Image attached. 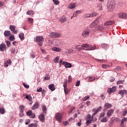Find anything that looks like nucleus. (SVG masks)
<instances>
[{"instance_id": "obj_33", "label": "nucleus", "mask_w": 127, "mask_h": 127, "mask_svg": "<svg viewBox=\"0 0 127 127\" xmlns=\"http://www.w3.org/2000/svg\"><path fill=\"white\" fill-rule=\"evenodd\" d=\"M97 7L99 10H102V9H103V6L102 5V4H98L97 6Z\"/></svg>"}, {"instance_id": "obj_60", "label": "nucleus", "mask_w": 127, "mask_h": 127, "mask_svg": "<svg viewBox=\"0 0 127 127\" xmlns=\"http://www.w3.org/2000/svg\"><path fill=\"white\" fill-rule=\"evenodd\" d=\"M11 53H12L13 54L15 53V48H12L11 49Z\"/></svg>"}, {"instance_id": "obj_39", "label": "nucleus", "mask_w": 127, "mask_h": 127, "mask_svg": "<svg viewBox=\"0 0 127 127\" xmlns=\"http://www.w3.org/2000/svg\"><path fill=\"white\" fill-rule=\"evenodd\" d=\"M63 87L64 89V91L66 92V89L65 88H67V82L66 81L64 82Z\"/></svg>"}, {"instance_id": "obj_59", "label": "nucleus", "mask_w": 127, "mask_h": 127, "mask_svg": "<svg viewBox=\"0 0 127 127\" xmlns=\"http://www.w3.org/2000/svg\"><path fill=\"white\" fill-rule=\"evenodd\" d=\"M30 118H31V119H34V118H35V114H33L32 113V115L30 116Z\"/></svg>"}, {"instance_id": "obj_13", "label": "nucleus", "mask_w": 127, "mask_h": 127, "mask_svg": "<svg viewBox=\"0 0 127 127\" xmlns=\"http://www.w3.org/2000/svg\"><path fill=\"white\" fill-rule=\"evenodd\" d=\"M97 15V13L95 12H93L91 14H86L85 17L86 18H88V17H94V16H96Z\"/></svg>"}, {"instance_id": "obj_32", "label": "nucleus", "mask_w": 127, "mask_h": 127, "mask_svg": "<svg viewBox=\"0 0 127 127\" xmlns=\"http://www.w3.org/2000/svg\"><path fill=\"white\" fill-rule=\"evenodd\" d=\"M9 40L10 41H14V40H15V38L14 37V36L10 35L9 37Z\"/></svg>"}, {"instance_id": "obj_29", "label": "nucleus", "mask_w": 127, "mask_h": 127, "mask_svg": "<svg viewBox=\"0 0 127 127\" xmlns=\"http://www.w3.org/2000/svg\"><path fill=\"white\" fill-rule=\"evenodd\" d=\"M100 122L101 123H107L108 122V119H107V117H104L101 120Z\"/></svg>"}, {"instance_id": "obj_25", "label": "nucleus", "mask_w": 127, "mask_h": 127, "mask_svg": "<svg viewBox=\"0 0 127 127\" xmlns=\"http://www.w3.org/2000/svg\"><path fill=\"white\" fill-rule=\"evenodd\" d=\"M101 47H102V48L105 50H107L108 49V48H109V45L107 44H102Z\"/></svg>"}, {"instance_id": "obj_62", "label": "nucleus", "mask_w": 127, "mask_h": 127, "mask_svg": "<svg viewBox=\"0 0 127 127\" xmlns=\"http://www.w3.org/2000/svg\"><path fill=\"white\" fill-rule=\"evenodd\" d=\"M127 114V110H126L124 112H123V117H125V116H126Z\"/></svg>"}, {"instance_id": "obj_50", "label": "nucleus", "mask_w": 127, "mask_h": 127, "mask_svg": "<svg viewBox=\"0 0 127 127\" xmlns=\"http://www.w3.org/2000/svg\"><path fill=\"white\" fill-rule=\"evenodd\" d=\"M65 91L64 90V92L65 95L69 94V90L67 89V88H65Z\"/></svg>"}, {"instance_id": "obj_2", "label": "nucleus", "mask_w": 127, "mask_h": 127, "mask_svg": "<svg viewBox=\"0 0 127 127\" xmlns=\"http://www.w3.org/2000/svg\"><path fill=\"white\" fill-rule=\"evenodd\" d=\"M44 40V38H43V36H37L35 37V39L34 40V41H35V42H38V45L41 47L43 45Z\"/></svg>"}, {"instance_id": "obj_26", "label": "nucleus", "mask_w": 127, "mask_h": 127, "mask_svg": "<svg viewBox=\"0 0 127 127\" xmlns=\"http://www.w3.org/2000/svg\"><path fill=\"white\" fill-rule=\"evenodd\" d=\"M0 113L1 114V115H4V114H5V110H4V108L1 107L0 108Z\"/></svg>"}, {"instance_id": "obj_15", "label": "nucleus", "mask_w": 127, "mask_h": 127, "mask_svg": "<svg viewBox=\"0 0 127 127\" xmlns=\"http://www.w3.org/2000/svg\"><path fill=\"white\" fill-rule=\"evenodd\" d=\"M67 20V18H66V16L64 15L62 17L60 18V21L62 23H64V22H66V21Z\"/></svg>"}, {"instance_id": "obj_31", "label": "nucleus", "mask_w": 127, "mask_h": 127, "mask_svg": "<svg viewBox=\"0 0 127 127\" xmlns=\"http://www.w3.org/2000/svg\"><path fill=\"white\" fill-rule=\"evenodd\" d=\"M54 63H58L59 62V56H57L54 60Z\"/></svg>"}, {"instance_id": "obj_52", "label": "nucleus", "mask_w": 127, "mask_h": 127, "mask_svg": "<svg viewBox=\"0 0 127 127\" xmlns=\"http://www.w3.org/2000/svg\"><path fill=\"white\" fill-rule=\"evenodd\" d=\"M90 98V97L88 96H86L84 99H83V101H87V100H89V99Z\"/></svg>"}, {"instance_id": "obj_16", "label": "nucleus", "mask_w": 127, "mask_h": 127, "mask_svg": "<svg viewBox=\"0 0 127 127\" xmlns=\"http://www.w3.org/2000/svg\"><path fill=\"white\" fill-rule=\"evenodd\" d=\"M112 24H114V21H107L106 22L104 23V25L105 26H108V25H112Z\"/></svg>"}, {"instance_id": "obj_35", "label": "nucleus", "mask_w": 127, "mask_h": 127, "mask_svg": "<svg viewBox=\"0 0 127 127\" xmlns=\"http://www.w3.org/2000/svg\"><path fill=\"white\" fill-rule=\"evenodd\" d=\"M98 30H99V31H102L104 30V27L101 25H99L97 27Z\"/></svg>"}, {"instance_id": "obj_40", "label": "nucleus", "mask_w": 127, "mask_h": 127, "mask_svg": "<svg viewBox=\"0 0 127 127\" xmlns=\"http://www.w3.org/2000/svg\"><path fill=\"white\" fill-rule=\"evenodd\" d=\"M110 67V65L108 64H102V67L104 68V69H108Z\"/></svg>"}, {"instance_id": "obj_58", "label": "nucleus", "mask_w": 127, "mask_h": 127, "mask_svg": "<svg viewBox=\"0 0 127 127\" xmlns=\"http://www.w3.org/2000/svg\"><path fill=\"white\" fill-rule=\"evenodd\" d=\"M74 110H75V107H73L72 108H71L69 112H68V114H71V113H72L73 112V111H74Z\"/></svg>"}, {"instance_id": "obj_57", "label": "nucleus", "mask_w": 127, "mask_h": 127, "mask_svg": "<svg viewBox=\"0 0 127 127\" xmlns=\"http://www.w3.org/2000/svg\"><path fill=\"white\" fill-rule=\"evenodd\" d=\"M68 51V53H69V54H71V53H72V52H73V51H74V50L71 49L69 50H67Z\"/></svg>"}, {"instance_id": "obj_64", "label": "nucleus", "mask_w": 127, "mask_h": 127, "mask_svg": "<svg viewBox=\"0 0 127 127\" xmlns=\"http://www.w3.org/2000/svg\"><path fill=\"white\" fill-rule=\"evenodd\" d=\"M72 81V76L71 75H69L68 76V82H71Z\"/></svg>"}, {"instance_id": "obj_41", "label": "nucleus", "mask_w": 127, "mask_h": 127, "mask_svg": "<svg viewBox=\"0 0 127 127\" xmlns=\"http://www.w3.org/2000/svg\"><path fill=\"white\" fill-rule=\"evenodd\" d=\"M95 79V77H89L88 81L89 82H93V81H94Z\"/></svg>"}, {"instance_id": "obj_27", "label": "nucleus", "mask_w": 127, "mask_h": 127, "mask_svg": "<svg viewBox=\"0 0 127 127\" xmlns=\"http://www.w3.org/2000/svg\"><path fill=\"white\" fill-rule=\"evenodd\" d=\"M26 14L28 15H33V14H34V11H33V10H28Z\"/></svg>"}, {"instance_id": "obj_10", "label": "nucleus", "mask_w": 127, "mask_h": 127, "mask_svg": "<svg viewBox=\"0 0 127 127\" xmlns=\"http://www.w3.org/2000/svg\"><path fill=\"white\" fill-rule=\"evenodd\" d=\"M39 103L38 102H36L33 106L32 107L31 109L33 111L34 110H36V109H38L39 108Z\"/></svg>"}, {"instance_id": "obj_38", "label": "nucleus", "mask_w": 127, "mask_h": 127, "mask_svg": "<svg viewBox=\"0 0 127 127\" xmlns=\"http://www.w3.org/2000/svg\"><path fill=\"white\" fill-rule=\"evenodd\" d=\"M53 2L56 4V5H58L59 3H60V2L58 0H53Z\"/></svg>"}, {"instance_id": "obj_24", "label": "nucleus", "mask_w": 127, "mask_h": 127, "mask_svg": "<svg viewBox=\"0 0 127 127\" xmlns=\"http://www.w3.org/2000/svg\"><path fill=\"white\" fill-rule=\"evenodd\" d=\"M52 50L53 51H56V52H60L61 51V49L59 48H57L56 47H54L52 48Z\"/></svg>"}, {"instance_id": "obj_19", "label": "nucleus", "mask_w": 127, "mask_h": 127, "mask_svg": "<svg viewBox=\"0 0 127 127\" xmlns=\"http://www.w3.org/2000/svg\"><path fill=\"white\" fill-rule=\"evenodd\" d=\"M104 108H106V109H110V108H112V104L109 103H106L104 104Z\"/></svg>"}, {"instance_id": "obj_5", "label": "nucleus", "mask_w": 127, "mask_h": 127, "mask_svg": "<svg viewBox=\"0 0 127 127\" xmlns=\"http://www.w3.org/2000/svg\"><path fill=\"white\" fill-rule=\"evenodd\" d=\"M118 17L121 19H127V14L125 12H120L118 14Z\"/></svg>"}, {"instance_id": "obj_61", "label": "nucleus", "mask_w": 127, "mask_h": 127, "mask_svg": "<svg viewBox=\"0 0 127 127\" xmlns=\"http://www.w3.org/2000/svg\"><path fill=\"white\" fill-rule=\"evenodd\" d=\"M99 117L100 118H103V117H105V112H104L103 113H101L99 115Z\"/></svg>"}, {"instance_id": "obj_8", "label": "nucleus", "mask_w": 127, "mask_h": 127, "mask_svg": "<svg viewBox=\"0 0 127 127\" xmlns=\"http://www.w3.org/2000/svg\"><path fill=\"white\" fill-rule=\"evenodd\" d=\"M62 64L64 65L65 68H71L72 67V64L66 61L64 62Z\"/></svg>"}, {"instance_id": "obj_49", "label": "nucleus", "mask_w": 127, "mask_h": 127, "mask_svg": "<svg viewBox=\"0 0 127 127\" xmlns=\"http://www.w3.org/2000/svg\"><path fill=\"white\" fill-rule=\"evenodd\" d=\"M30 124V120L27 119L25 121V125H29Z\"/></svg>"}, {"instance_id": "obj_37", "label": "nucleus", "mask_w": 127, "mask_h": 127, "mask_svg": "<svg viewBox=\"0 0 127 127\" xmlns=\"http://www.w3.org/2000/svg\"><path fill=\"white\" fill-rule=\"evenodd\" d=\"M25 98L26 99H27V100H28L29 101H31L32 100V97H31V96L29 95H27Z\"/></svg>"}, {"instance_id": "obj_17", "label": "nucleus", "mask_w": 127, "mask_h": 127, "mask_svg": "<svg viewBox=\"0 0 127 127\" xmlns=\"http://www.w3.org/2000/svg\"><path fill=\"white\" fill-rule=\"evenodd\" d=\"M42 111H43V114H47V108H46V106L44 105L42 107Z\"/></svg>"}, {"instance_id": "obj_3", "label": "nucleus", "mask_w": 127, "mask_h": 127, "mask_svg": "<svg viewBox=\"0 0 127 127\" xmlns=\"http://www.w3.org/2000/svg\"><path fill=\"white\" fill-rule=\"evenodd\" d=\"M93 119H94V116H91L90 114H88L86 118V122L85 124L87 126H89V124H91L93 122Z\"/></svg>"}, {"instance_id": "obj_51", "label": "nucleus", "mask_w": 127, "mask_h": 127, "mask_svg": "<svg viewBox=\"0 0 127 127\" xmlns=\"http://www.w3.org/2000/svg\"><path fill=\"white\" fill-rule=\"evenodd\" d=\"M50 76H45L43 79V81H45V80H50Z\"/></svg>"}, {"instance_id": "obj_47", "label": "nucleus", "mask_w": 127, "mask_h": 127, "mask_svg": "<svg viewBox=\"0 0 127 127\" xmlns=\"http://www.w3.org/2000/svg\"><path fill=\"white\" fill-rule=\"evenodd\" d=\"M107 91L109 94H112V93H113V89H112V88H108Z\"/></svg>"}, {"instance_id": "obj_56", "label": "nucleus", "mask_w": 127, "mask_h": 127, "mask_svg": "<svg viewBox=\"0 0 127 127\" xmlns=\"http://www.w3.org/2000/svg\"><path fill=\"white\" fill-rule=\"evenodd\" d=\"M75 86H76V87H78V86H80V80H78L76 82Z\"/></svg>"}, {"instance_id": "obj_21", "label": "nucleus", "mask_w": 127, "mask_h": 127, "mask_svg": "<svg viewBox=\"0 0 127 127\" xmlns=\"http://www.w3.org/2000/svg\"><path fill=\"white\" fill-rule=\"evenodd\" d=\"M75 5H76V3H72L68 5V8H69L70 9L75 8Z\"/></svg>"}, {"instance_id": "obj_36", "label": "nucleus", "mask_w": 127, "mask_h": 127, "mask_svg": "<svg viewBox=\"0 0 127 127\" xmlns=\"http://www.w3.org/2000/svg\"><path fill=\"white\" fill-rule=\"evenodd\" d=\"M27 116H28V117H30L31 115H32V111L30 110L26 112Z\"/></svg>"}, {"instance_id": "obj_6", "label": "nucleus", "mask_w": 127, "mask_h": 127, "mask_svg": "<svg viewBox=\"0 0 127 127\" xmlns=\"http://www.w3.org/2000/svg\"><path fill=\"white\" fill-rule=\"evenodd\" d=\"M9 28L10 30L12 31V33H14V34H17V33L18 32V30H15V26L10 25Z\"/></svg>"}, {"instance_id": "obj_22", "label": "nucleus", "mask_w": 127, "mask_h": 127, "mask_svg": "<svg viewBox=\"0 0 127 127\" xmlns=\"http://www.w3.org/2000/svg\"><path fill=\"white\" fill-rule=\"evenodd\" d=\"M49 88L51 91H55V87L54 86V85L53 84H50L49 85Z\"/></svg>"}, {"instance_id": "obj_7", "label": "nucleus", "mask_w": 127, "mask_h": 127, "mask_svg": "<svg viewBox=\"0 0 127 127\" xmlns=\"http://www.w3.org/2000/svg\"><path fill=\"white\" fill-rule=\"evenodd\" d=\"M56 120L60 123L62 121V114L58 113L55 116Z\"/></svg>"}, {"instance_id": "obj_28", "label": "nucleus", "mask_w": 127, "mask_h": 127, "mask_svg": "<svg viewBox=\"0 0 127 127\" xmlns=\"http://www.w3.org/2000/svg\"><path fill=\"white\" fill-rule=\"evenodd\" d=\"M97 23H96V21H94L90 25L89 27L90 28H93V27H95Z\"/></svg>"}, {"instance_id": "obj_1", "label": "nucleus", "mask_w": 127, "mask_h": 127, "mask_svg": "<svg viewBox=\"0 0 127 127\" xmlns=\"http://www.w3.org/2000/svg\"><path fill=\"white\" fill-rule=\"evenodd\" d=\"M80 46H81V45L76 46L74 49H78V51H81V50H95L94 46H89L87 44H82L80 47Z\"/></svg>"}, {"instance_id": "obj_18", "label": "nucleus", "mask_w": 127, "mask_h": 127, "mask_svg": "<svg viewBox=\"0 0 127 127\" xmlns=\"http://www.w3.org/2000/svg\"><path fill=\"white\" fill-rule=\"evenodd\" d=\"M125 93H127V90H121L119 91L118 94L121 95L122 97H124V95H125Z\"/></svg>"}, {"instance_id": "obj_30", "label": "nucleus", "mask_w": 127, "mask_h": 127, "mask_svg": "<svg viewBox=\"0 0 127 127\" xmlns=\"http://www.w3.org/2000/svg\"><path fill=\"white\" fill-rule=\"evenodd\" d=\"M29 127H37V124L31 123L28 125Z\"/></svg>"}, {"instance_id": "obj_12", "label": "nucleus", "mask_w": 127, "mask_h": 127, "mask_svg": "<svg viewBox=\"0 0 127 127\" xmlns=\"http://www.w3.org/2000/svg\"><path fill=\"white\" fill-rule=\"evenodd\" d=\"M0 50L2 52H3L4 50H6V46L5 44L2 43L0 45Z\"/></svg>"}, {"instance_id": "obj_48", "label": "nucleus", "mask_w": 127, "mask_h": 127, "mask_svg": "<svg viewBox=\"0 0 127 127\" xmlns=\"http://www.w3.org/2000/svg\"><path fill=\"white\" fill-rule=\"evenodd\" d=\"M6 44L7 45V47H9V46H10V42L9 41H6Z\"/></svg>"}, {"instance_id": "obj_53", "label": "nucleus", "mask_w": 127, "mask_h": 127, "mask_svg": "<svg viewBox=\"0 0 127 127\" xmlns=\"http://www.w3.org/2000/svg\"><path fill=\"white\" fill-rule=\"evenodd\" d=\"M46 93V91H45V90H43V91H42V95L43 97H45V93Z\"/></svg>"}, {"instance_id": "obj_34", "label": "nucleus", "mask_w": 127, "mask_h": 127, "mask_svg": "<svg viewBox=\"0 0 127 127\" xmlns=\"http://www.w3.org/2000/svg\"><path fill=\"white\" fill-rule=\"evenodd\" d=\"M20 111L24 112V106L23 105H20L19 106Z\"/></svg>"}, {"instance_id": "obj_54", "label": "nucleus", "mask_w": 127, "mask_h": 127, "mask_svg": "<svg viewBox=\"0 0 127 127\" xmlns=\"http://www.w3.org/2000/svg\"><path fill=\"white\" fill-rule=\"evenodd\" d=\"M37 92H38V93L42 92V87H40L39 89L37 88Z\"/></svg>"}, {"instance_id": "obj_42", "label": "nucleus", "mask_w": 127, "mask_h": 127, "mask_svg": "<svg viewBox=\"0 0 127 127\" xmlns=\"http://www.w3.org/2000/svg\"><path fill=\"white\" fill-rule=\"evenodd\" d=\"M69 121H64L63 122V125L65 127H66V126H68V125H69Z\"/></svg>"}, {"instance_id": "obj_14", "label": "nucleus", "mask_w": 127, "mask_h": 127, "mask_svg": "<svg viewBox=\"0 0 127 127\" xmlns=\"http://www.w3.org/2000/svg\"><path fill=\"white\" fill-rule=\"evenodd\" d=\"M115 110L114 109H110L108 111L107 113V116L108 118H111V116L114 114V112Z\"/></svg>"}, {"instance_id": "obj_20", "label": "nucleus", "mask_w": 127, "mask_h": 127, "mask_svg": "<svg viewBox=\"0 0 127 127\" xmlns=\"http://www.w3.org/2000/svg\"><path fill=\"white\" fill-rule=\"evenodd\" d=\"M4 35L5 36H10L11 35V33L9 31L6 30L4 32Z\"/></svg>"}, {"instance_id": "obj_23", "label": "nucleus", "mask_w": 127, "mask_h": 127, "mask_svg": "<svg viewBox=\"0 0 127 127\" xmlns=\"http://www.w3.org/2000/svg\"><path fill=\"white\" fill-rule=\"evenodd\" d=\"M19 37L21 40H24V34L23 33H20L19 34Z\"/></svg>"}, {"instance_id": "obj_43", "label": "nucleus", "mask_w": 127, "mask_h": 127, "mask_svg": "<svg viewBox=\"0 0 127 127\" xmlns=\"http://www.w3.org/2000/svg\"><path fill=\"white\" fill-rule=\"evenodd\" d=\"M124 80H118L117 82V85H120V84H124Z\"/></svg>"}, {"instance_id": "obj_45", "label": "nucleus", "mask_w": 127, "mask_h": 127, "mask_svg": "<svg viewBox=\"0 0 127 127\" xmlns=\"http://www.w3.org/2000/svg\"><path fill=\"white\" fill-rule=\"evenodd\" d=\"M19 117H22L24 116V114L23 113V111H20V113L19 114Z\"/></svg>"}, {"instance_id": "obj_4", "label": "nucleus", "mask_w": 127, "mask_h": 127, "mask_svg": "<svg viewBox=\"0 0 127 127\" xmlns=\"http://www.w3.org/2000/svg\"><path fill=\"white\" fill-rule=\"evenodd\" d=\"M49 36L53 37L54 38H59L61 36V35L58 32H51Z\"/></svg>"}, {"instance_id": "obj_55", "label": "nucleus", "mask_w": 127, "mask_h": 127, "mask_svg": "<svg viewBox=\"0 0 127 127\" xmlns=\"http://www.w3.org/2000/svg\"><path fill=\"white\" fill-rule=\"evenodd\" d=\"M109 8H112V10L114 8H115V5L114 4H110V6H109Z\"/></svg>"}, {"instance_id": "obj_44", "label": "nucleus", "mask_w": 127, "mask_h": 127, "mask_svg": "<svg viewBox=\"0 0 127 127\" xmlns=\"http://www.w3.org/2000/svg\"><path fill=\"white\" fill-rule=\"evenodd\" d=\"M111 89H112L113 93H115V92L117 91V87H116V86H113Z\"/></svg>"}, {"instance_id": "obj_11", "label": "nucleus", "mask_w": 127, "mask_h": 127, "mask_svg": "<svg viewBox=\"0 0 127 127\" xmlns=\"http://www.w3.org/2000/svg\"><path fill=\"white\" fill-rule=\"evenodd\" d=\"M38 118L41 123H44V121H45V116L44 114H41L38 116Z\"/></svg>"}, {"instance_id": "obj_9", "label": "nucleus", "mask_w": 127, "mask_h": 127, "mask_svg": "<svg viewBox=\"0 0 127 127\" xmlns=\"http://www.w3.org/2000/svg\"><path fill=\"white\" fill-rule=\"evenodd\" d=\"M91 32V31L89 29H87L86 31H84L82 32V35L83 37H87L89 34Z\"/></svg>"}, {"instance_id": "obj_46", "label": "nucleus", "mask_w": 127, "mask_h": 127, "mask_svg": "<svg viewBox=\"0 0 127 127\" xmlns=\"http://www.w3.org/2000/svg\"><path fill=\"white\" fill-rule=\"evenodd\" d=\"M23 85L26 89H28L29 88V85L26 84L25 83H23Z\"/></svg>"}, {"instance_id": "obj_63", "label": "nucleus", "mask_w": 127, "mask_h": 127, "mask_svg": "<svg viewBox=\"0 0 127 127\" xmlns=\"http://www.w3.org/2000/svg\"><path fill=\"white\" fill-rule=\"evenodd\" d=\"M28 20H29V21L30 22H33V18H28Z\"/></svg>"}]
</instances>
